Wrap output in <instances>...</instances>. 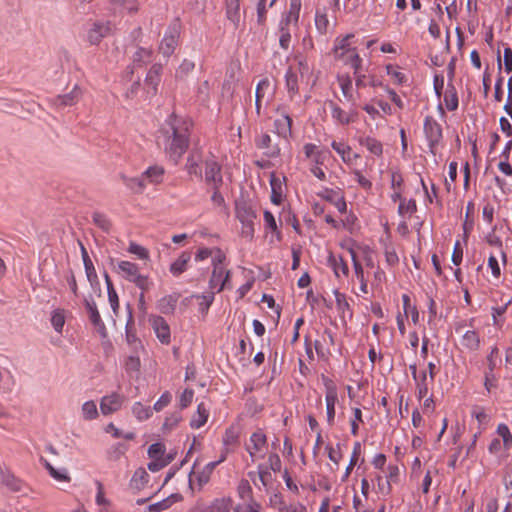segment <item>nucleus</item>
Wrapping results in <instances>:
<instances>
[{"label": "nucleus", "mask_w": 512, "mask_h": 512, "mask_svg": "<svg viewBox=\"0 0 512 512\" xmlns=\"http://www.w3.org/2000/svg\"><path fill=\"white\" fill-rule=\"evenodd\" d=\"M416 210H417V205H416V201L414 199H410L407 202L404 199V200H402V202L399 204V207H398V213L401 216L412 215L413 213L416 212Z\"/></svg>", "instance_id": "c03bdc74"}, {"label": "nucleus", "mask_w": 512, "mask_h": 512, "mask_svg": "<svg viewBox=\"0 0 512 512\" xmlns=\"http://www.w3.org/2000/svg\"><path fill=\"white\" fill-rule=\"evenodd\" d=\"M179 297H180V294H178V293H173V294L166 295V296L162 297L157 302V309L162 314H166V315L173 314L176 309V305L179 300Z\"/></svg>", "instance_id": "dca6fc26"}, {"label": "nucleus", "mask_w": 512, "mask_h": 512, "mask_svg": "<svg viewBox=\"0 0 512 512\" xmlns=\"http://www.w3.org/2000/svg\"><path fill=\"white\" fill-rule=\"evenodd\" d=\"M120 178L122 182L135 194H141L147 186L143 175L140 177H128L125 174H121Z\"/></svg>", "instance_id": "a211bd4d"}, {"label": "nucleus", "mask_w": 512, "mask_h": 512, "mask_svg": "<svg viewBox=\"0 0 512 512\" xmlns=\"http://www.w3.org/2000/svg\"><path fill=\"white\" fill-rule=\"evenodd\" d=\"M84 305H85L89 320L92 323V325L95 327L97 332L102 337H106L107 330H106L104 322L101 319V316H100V313L98 311L95 301L91 297L90 298L85 297Z\"/></svg>", "instance_id": "423d86ee"}, {"label": "nucleus", "mask_w": 512, "mask_h": 512, "mask_svg": "<svg viewBox=\"0 0 512 512\" xmlns=\"http://www.w3.org/2000/svg\"><path fill=\"white\" fill-rule=\"evenodd\" d=\"M226 15L227 18L237 28L240 24V0H226Z\"/></svg>", "instance_id": "4be33fe9"}, {"label": "nucleus", "mask_w": 512, "mask_h": 512, "mask_svg": "<svg viewBox=\"0 0 512 512\" xmlns=\"http://www.w3.org/2000/svg\"><path fill=\"white\" fill-rule=\"evenodd\" d=\"M424 133L428 140L431 153L435 154V147L442 139V128L432 116H427L425 118Z\"/></svg>", "instance_id": "39448f33"}, {"label": "nucleus", "mask_w": 512, "mask_h": 512, "mask_svg": "<svg viewBox=\"0 0 512 512\" xmlns=\"http://www.w3.org/2000/svg\"><path fill=\"white\" fill-rule=\"evenodd\" d=\"M353 37H354L353 34H347L345 37L337 38L335 40L333 52H334V56L336 59L343 58L346 52L351 51L349 48L350 47V39Z\"/></svg>", "instance_id": "5701e85b"}, {"label": "nucleus", "mask_w": 512, "mask_h": 512, "mask_svg": "<svg viewBox=\"0 0 512 512\" xmlns=\"http://www.w3.org/2000/svg\"><path fill=\"white\" fill-rule=\"evenodd\" d=\"M149 322L160 342L163 344H169L170 327L167 321L161 316L152 315L149 317Z\"/></svg>", "instance_id": "6e6552de"}, {"label": "nucleus", "mask_w": 512, "mask_h": 512, "mask_svg": "<svg viewBox=\"0 0 512 512\" xmlns=\"http://www.w3.org/2000/svg\"><path fill=\"white\" fill-rule=\"evenodd\" d=\"M360 145L366 147L370 153L375 156H380L383 152V147L380 141L372 137H361L359 138Z\"/></svg>", "instance_id": "c85d7f7f"}, {"label": "nucleus", "mask_w": 512, "mask_h": 512, "mask_svg": "<svg viewBox=\"0 0 512 512\" xmlns=\"http://www.w3.org/2000/svg\"><path fill=\"white\" fill-rule=\"evenodd\" d=\"M238 442V433L234 428H229L226 430L225 435L223 437V443L225 445H234Z\"/></svg>", "instance_id": "0e129e2a"}, {"label": "nucleus", "mask_w": 512, "mask_h": 512, "mask_svg": "<svg viewBox=\"0 0 512 512\" xmlns=\"http://www.w3.org/2000/svg\"><path fill=\"white\" fill-rule=\"evenodd\" d=\"M92 221L104 232H109L112 227L111 221L108 219V217L100 212H94L92 214Z\"/></svg>", "instance_id": "f704fd0d"}, {"label": "nucleus", "mask_w": 512, "mask_h": 512, "mask_svg": "<svg viewBox=\"0 0 512 512\" xmlns=\"http://www.w3.org/2000/svg\"><path fill=\"white\" fill-rule=\"evenodd\" d=\"M322 381L325 386V400H326V406H335L336 402L338 400V394H337V387L333 380L326 377L325 375H322Z\"/></svg>", "instance_id": "aec40b11"}, {"label": "nucleus", "mask_w": 512, "mask_h": 512, "mask_svg": "<svg viewBox=\"0 0 512 512\" xmlns=\"http://www.w3.org/2000/svg\"><path fill=\"white\" fill-rule=\"evenodd\" d=\"M209 413L206 410L203 403H200L197 407V414L194 416L191 420V427L192 428H200L203 426L207 420H208Z\"/></svg>", "instance_id": "2f4dec72"}, {"label": "nucleus", "mask_w": 512, "mask_h": 512, "mask_svg": "<svg viewBox=\"0 0 512 512\" xmlns=\"http://www.w3.org/2000/svg\"><path fill=\"white\" fill-rule=\"evenodd\" d=\"M332 148L338 153L341 155L342 157V160L344 162H350L351 161V158H350V153H351V148L347 145H344L343 143H338L336 141H333L332 144H331Z\"/></svg>", "instance_id": "09e8293b"}, {"label": "nucleus", "mask_w": 512, "mask_h": 512, "mask_svg": "<svg viewBox=\"0 0 512 512\" xmlns=\"http://www.w3.org/2000/svg\"><path fill=\"white\" fill-rule=\"evenodd\" d=\"M182 416L178 412H174L168 417H166L164 423H163V430L164 431H171L173 428H175L178 423L181 421Z\"/></svg>", "instance_id": "3c124183"}, {"label": "nucleus", "mask_w": 512, "mask_h": 512, "mask_svg": "<svg viewBox=\"0 0 512 512\" xmlns=\"http://www.w3.org/2000/svg\"><path fill=\"white\" fill-rule=\"evenodd\" d=\"M203 161L202 151L199 148H193L186 160L185 170L189 175H194L202 179V169L200 164Z\"/></svg>", "instance_id": "1a4fd4ad"}, {"label": "nucleus", "mask_w": 512, "mask_h": 512, "mask_svg": "<svg viewBox=\"0 0 512 512\" xmlns=\"http://www.w3.org/2000/svg\"><path fill=\"white\" fill-rule=\"evenodd\" d=\"M182 496L180 494H172L162 501L156 502L148 506L149 512H160L168 509L174 502L180 501Z\"/></svg>", "instance_id": "a878e982"}, {"label": "nucleus", "mask_w": 512, "mask_h": 512, "mask_svg": "<svg viewBox=\"0 0 512 512\" xmlns=\"http://www.w3.org/2000/svg\"><path fill=\"white\" fill-rule=\"evenodd\" d=\"M301 9V0H290L289 10L282 18L281 21H284L286 24L294 23L297 25L299 20V14Z\"/></svg>", "instance_id": "b1692460"}, {"label": "nucleus", "mask_w": 512, "mask_h": 512, "mask_svg": "<svg viewBox=\"0 0 512 512\" xmlns=\"http://www.w3.org/2000/svg\"><path fill=\"white\" fill-rule=\"evenodd\" d=\"M193 396H194V391L192 389H190V388L185 389L180 396V401H179L180 408L184 409V408L188 407L192 402Z\"/></svg>", "instance_id": "bf43d9fd"}, {"label": "nucleus", "mask_w": 512, "mask_h": 512, "mask_svg": "<svg viewBox=\"0 0 512 512\" xmlns=\"http://www.w3.org/2000/svg\"><path fill=\"white\" fill-rule=\"evenodd\" d=\"M181 24L179 19H174L167 28L165 35L159 45V52L165 57L171 56L177 45L180 37Z\"/></svg>", "instance_id": "20e7f679"}, {"label": "nucleus", "mask_w": 512, "mask_h": 512, "mask_svg": "<svg viewBox=\"0 0 512 512\" xmlns=\"http://www.w3.org/2000/svg\"><path fill=\"white\" fill-rule=\"evenodd\" d=\"M140 368V359L138 356H129L125 361V369L128 373L138 372Z\"/></svg>", "instance_id": "4d7b16f0"}, {"label": "nucleus", "mask_w": 512, "mask_h": 512, "mask_svg": "<svg viewBox=\"0 0 512 512\" xmlns=\"http://www.w3.org/2000/svg\"><path fill=\"white\" fill-rule=\"evenodd\" d=\"M289 25L290 24L284 23V21H280V24H279V32H280L279 44L283 49H288L289 45H290L291 34H290V31L288 28Z\"/></svg>", "instance_id": "e433bc0d"}, {"label": "nucleus", "mask_w": 512, "mask_h": 512, "mask_svg": "<svg viewBox=\"0 0 512 512\" xmlns=\"http://www.w3.org/2000/svg\"><path fill=\"white\" fill-rule=\"evenodd\" d=\"M256 146L259 149H263L264 155L269 158H275L280 155V147L278 144H273L270 135L262 134L256 139Z\"/></svg>", "instance_id": "f8f14e48"}, {"label": "nucleus", "mask_w": 512, "mask_h": 512, "mask_svg": "<svg viewBox=\"0 0 512 512\" xmlns=\"http://www.w3.org/2000/svg\"><path fill=\"white\" fill-rule=\"evenodd\" d=\"M40 461L43 463L45 468L48 470L51 477L60 482H69L71 478L67 474L66 470L55 469L46 459L40 457Z\"/></svg>", "instance_id": "c756f323"}, {"label": "nucleus", "mask_w": 512, "mask_h": 512, "mask_svg": "<svg viewBox=\"0 0 512 512\" xmlns=\"http://www.w3.org/2000/svg\"><path fill=\"white\" fill-rule=\"evenodd\" d=\"M403 300V307H404V313L408 315V313H411V318L414 323H417L419 314L417 311V308L415 306H411L410 304V297L407 294H404L402 296Z\"/></svg>", "instance_id": "8fccbe9b"}, {"label": "nucleus", "mask_w": 512, "mask_h": 512, "mask_svg": "<svg viewBox=\"0 0 512 512\" xmlns=\"http://www.w3.org/2000/svg\"><path fill=\"white\" fill-rule=\"evenodd\" d=\"M346 62L354 69V74H358L362 60L358 53L355 52V49L352 50V53L348 56Z\"/></svg>", "instance_id": "680f3d73"}, {"label": "nucleus", "mask_w": 512, "mask_h": 512, "mask_svg": "<svg viewBox=\"0 0 512 512\" xmlns=\"http://www.w3.org/2000/svg\"><path fill=\"white\" fill-rule=\"evenodd\" d=\"M230 499H217L208 508V512H230Z\"/></svg>", "instance_id": "58836bf2"}, {"label": "nucleus", "mask_w": 512, "mask_h": 512, "mask_svg": "<svg viewBox=\"0 0 512 512\" xmlns=\"http://www.w3.org/2000/svg\"><path fill=\"white\" fill-rule=\"evenodd\" d=\"M224 459H225V456H222V457L220 458V460H218V461H214V462H210V463H208V464L204 467L203 471H202V472H200V473L198 474V476H197V479H198V482H199V484H200V485L206 484V483L209 481V479H210V475H211L212 471L215 469V467H216L219 463H221L222 461H224Z\"/></svg>", "instance_id": "473e14b6"}, {"label": "nucleus", "mask_w": 512, "mask_h": 512, "mask_svg": "<svg viewBox=\"0 0 512 512\" xmlns=\"http://www.w3.org/2000/svg\"><path fill=\"white\" fill-rule=\"evenodd\" d=\"M274 126L276 133L284 139H288L292 135V119L289 115L282 114L280 118L275 120Z\"/></svg>", "instance_id": "f3484780"}, {"label": "nucleus", "mask_w": 512, "mask_h": 512, "mask_svg": "<svg viewBox=\"0 0 512 512\" xmlns=\"http://www.w3.org/2000/svg\"><path fill=\"white\" fill-rule=\"evenodd\" d=\"M268 463H269V468L272 471L279 472L281 470L282 463H281V459L278 454H276V453L270 454L268 457Z\"/></svg>", "instance_id": "338daca9"}, {"label": "nucleus", "mask_w": 512, "mask_h": 512, "mask_svg": "<svg viewBox=\"0 0 512 512\" xmlns=\"http://www.w3.org/2000/svg\"><path fill=\"white\" fill-rule=\"evenodd\" d=\"M329 107L331 109L332 117L337 120L339 123L343 125H347L350 122H353L355 117L357 116V112L355 107L351 109L349 113L344 112L336 103L333 101H329Z\"/></svg>", "instance_id": "ddd939ff"}, {"label": "nucleus", "mask_w": 512, "mask_h": 512, "mask_svg": "<svg viewBox=\"0 0 512 512\" xmlns=\"http://www.w3.org/2000/svg\"><path fill=\"white\" fill-rule=\"evenodd\" d=\"M124 401V397L118 393H112L104 396L100 403V410L104 415H109L118 411Z\"/></svg>", "instance_id": "9d476101"}, {"label": "nucleus", "mask_w": 512, "mask_h": 512, "mask_svg": "<svg viewBox=\"0 0 512 512\" xmlns=\"http://www.w3.org/2000/svg\"><path fill=\"white\" fill-rule=\"evenodd\" d=\"M286 86L290 94L294 95L298 92V78L291 69L286 73Z\"/></svg>", "instance_id": "de8ad7c7"}, {"label": "nucleus", "mask_w": 512, "mask_h": 512, "mask_svg": "<svg viewBox=\"0 0 512 512\" xmlns=\"http://www.w3.org/2000/svg\"><path fill=\"white\" fill-rule=\"evenodd\" d=\"M479 342V336L475 331H467L463 335L462 345L470 350L478 349Z\"/></svg>", "instance_id": "c9c22d12"}, {"label": "nucleus", "mask_w": 512, "mask_h": 512, "mask_svg": "<svg viewBox=\"0 0 512 512\" xmlns=\"http://www.w3.org/2000/svg\"><path fill=\"white\" fill-rule=\"evenodd\" d=\"M160 72H161V66L160 65H153L149 72L147 73L146 79H145V85L148 87V92L155 94L157 91V86L160 81Z\"/></svg>", "instance_id": "412c9836"}, {"label": "nucleus", "mask_w": 512, "mask_h": 512, "mask_svg": "<svg viewBox=\"0 0 512 512\" xmlns=\"http://www.w3.org/2000/svg\"><path fill=\"white\" fill-rule=\"evenodd\" d=\"M504 65L507 73L512 72V49L510 47L504 49Z\"/></svg>", "instance_id": "774afa93"}, {"label": "nucleus", "mask_w": 512, "mask_h": 512, "mask_svg": "<svg viewBox=\"0 0 512 512\" xmlns=\"http://www.w3.org/2000/svg\"><path fill=\"white\" fill-rule=\"evenodd\" d=\"M1 483L13 492H19L22 488V482L9 471L1 470Z\"/></svg>", "instance_id": "393cba45"}, {"label": "nucleus", "mask_w": 512, "mask_h": 512, "mask_svg": "<svg viewBox=\"0 0 512 512\" xmlns=\"http://www.w3.org/2000/svg\"><path fill=\"white\" fill-rule=\"evenodd\" d=\"M82 412L85 419H94L98 415L97 407L94 401H87L82 406Z\"/></svg>", "instance_id": "603ef678"}, {"label": "nucleus", "mask_w": 512, "mask_h": 512, "mask_svg": "<svg viewBox=\"0 0 512 512\" xmlns=\"http://www.w3.org/2000/svg\"><path fill=\"white\" fill-rule=\"evenodd\" d=\"M338 80L340 82V87L344 97L348 102L351 103L352 107H356V100L352 93V80L349 76H339Z\"/></svg>", "instance_id": "cd10ccee"}, {"label": "nucleus", "mask_w": 512, "mask_h": 512, "mask_svg": "<svg viewBox=\"0 0 512 512\" xmlns=\"http://www.w3.org/2000/svg\"><path fill=\"white\" fill-rule=\"evenodd\" d=\"M51 324L56 332L61 333L65 324V315L63 310H55L51 316Z\"/></svg>", "instance_id": "79ce46f5"}, {"label": "nucleus", "mask_w": 512, "mask_h": 512, "mask_svg": "<svg viewBox=\"0 0 512 512\" xmlns=\"http://www.w3.org/2000/svg\"><path fill=\"white\" fill-rule=\"evenodd\" d=\"M190 260V254L188 252H183L179 258L173 262L170 266V272L178 276L186 270L187 264Z\"/></svg>", "instance_id": "7c9ffc66"}, {"label": "nucleus", "mask_w": 512, "mask_h": 512, "mask_svg": "<svg viewBox=\"0 0 512 512\" xmlns=\"http://www.w3.org/2000/svg\"><path fill=\"white\" fill-rule=\"evenodd\" d=\"M191 298H196V299L200 300L199 311L203 315H206L209 307L211 306L212 302L214 301V292H210V293L202 294V295H192Z\"/></svg>", "instance_id": "72a5a7b5"}, {"label": "nucleus", "mask_w": 512, "mask_h": 512, "mask_svg": "<svg viewBox=\"0 0 512 512\" xmlns=\"http://www.w3.org/2000/svg\"><path fill=\"white\" fill-rule=\"evenodd\" d=\"M128 252L138 256V258H140V259L146 260L149 258L148 250L146 248H144L143 246H140L133 242L130 243Z\"/></svg>", "instance_id": "6e6d98bb"}, {"label": "nucleus", "mask_w": 512, "mask_h": 512, "mask_svg": "<svg viewBox=\"0 0 512 512\" xmlns=\"http://www.w3.org/2000/svg\"><path fill=\"white\" fill-rule=\"evenodd\" d=\"M192 126L191 120L172 113L158 131L157 144L175 165L189 147Z\"/></svg>", "instance_id": "f257e3e1"}, {"label": "nucleus", "mask_w": 512, "mask_h": 512, "mask_svg": "<svg viewBox=\"0 0 512 512\" xmlns=\"http://www.w3.org/2000/svg\"><path fill=\"white\" fill-rule=\"evenodd\" d=\"M230 278V271H224L222 266L213 268L211 278L209 280L210 289H217L221 292L227 285Z\"/></svg>", "instance_id": "9b49d317"}, {"label": "nucleus", "mask_w": 512, "mask_h": 512, "mask_svg": "<svg viewBox=\"0 0 512 512\" xmlns=\"http://www.w3.org/2000/svg\"><path fill=\"white\" fill-rule=\"evenodd\" d=\"M144 180L149 183L159 184L163 180L164 168L161 166H151L143 174Z\"/></svg>", "instance_id": "bb28decb"}, {"label": "nucleus", "mask_w": 512, "mask_h": 512, "mask_svg": "<svg viewBox=\"0 0 512 512\" xmlns=\"http://www.w3.org/2000/svg\"><path fill=\"white\" fill-rule=\"evenodd\" d=\"M329 263L333 267L334 273L337 277H339V271H341L344 275L348 274V265L343 260L342 257H339V259L335 258L333 255L329 256Z\"/></svg>", "instance_id": "4c0bfd02"}, {"label": "nucleus", "mask_w": 512, "mask_h": 512, "mask_svg": "<svg viewBox=\"0 0 512 512\" xmlns=\"http://www.w3.org/2000/svg\"><path fill=\"white\" fill-rule=\"evenodd\" d=\"M165 446L161 443H154L148 449V455L151 459H163Z\"/></svg>", "instance_id": "5fc2aeb1"}, {"label": "nucleus", "mask_w": 512, "mask_h": 512, "mask_svg": "<svg viewBox=\"0 0 512 512\" xmlns=\"http://www.w3.org/2000/svg\"><path fill=\"white\" fill-rule=\"evenodd\" d=\"M360 452H361V445L359 442H356L354 444L352 457L350 458V463H349L348 467L346 468L345 476H348L350 474L352 468L356 465V462H357Z\"/></svg>", "instance_id": "052dcab7"}, {"label": "nucleus", "mask_w": 512, "mask_h": 512, "mask_svg": "<svg viewBox=\"0 0 512 512\" xmlns=\"http://www.w3.org/2000/svg\"><path fill=\"white\" fill-rule=\"evenodd\" d=\"M399 475H400V470H399L398 466H396V465L388 466V475H387V480H386L387 492H390L391 482H394V483L398 482Z\"/></svg>", "instance_id": "864d4df0"}, {"label": "nucleus", "mask_w": 512, "mask_h": 512, "mask_svg": "<svg viewBox=\"0 0 512 512\" xmlns=\"http://www.w3.org/2000/svg\"><path fill=\"white\" fill-rule=\"evenodd\" d=\"M117 272L127 281L134 283L142 291L150 289L152 282L147 275H142L137 264L129 261H120Z\"/></svg>", "instance_id": "f03ea898"}, {"label": "nucleus", "mask_w": 512, "mask_h": 512, "mask_svg": "<svg viewBox=\"0 0 512 512\" xmlns=\"http://www.w3.org/2000/svg\"><path fill=\"white\" fill-rule=\"evenodd\" d=\"M152 52L145 48H138L133 55V63L141 66L142 64L150 61Z\"/></svg>", "instance_id": "a18cd8bd"}, {"label": "nucleus", "mask_w": 512, "mask_h": 512, "mask_svg": "<svg viewBox=\"0 0 512 512\" xmlns=\"http://www.w3.org/2000/svg\"><path fill=\"white\" fill-rule=\"evenodd\" d=\"M111 32V25L109 22L95 23L93 28L88 32V40L91 44H98L102 38L106 37Z\"/></svg>", "instance_id": "2eb2a0df"}, {"label": "nucleus", "mask_w": 512, "mask_h": 512, "mask_svg": "<svg viewBox=\"0 0 512 512\" xmlns=\"http://www.w3.org/2000/svg\"><path fill=\"white\" fill-rule=\"evenodd\" d=\"M82 96V90L78 85H75L74 88L67 94L57 96L54 104L57 107H66L75 105Z\"/></svg>", "instance_id": "4468645a"}, {"label": "nucleus", "mask_w": 512, "mask_h": 512, "mask_svg": "<svg viewBox=\"0 0 512 512\" xmlns=\"http://www.w3.org/2000/svg\"><path fill=\"white\" fill-rule=\"evenodd\" d=\"M171 398V394L168 391L164 392L158 401L154 404V410L161 411L170 403Z\"/></svg>", "instance_id": "69168bd1"}, {"label": "nucleus", "mask_w": 512, "mask_h": 512, "mask_svg": "<svg viewBox=\"0 0 512 512\" xmlns=\"http://www.w3.org/2000/svg\"><path fill=\"white\" fill-rule=\"evenodd\" d=\"M444 101L449 111H454L458 108V97L453 86L446 91Z\"/></svg>", "instance_id": "37998d69"}, {"label": "nucleus", "mask_w": 512, "mask_h": 512, "mask_svg": "<svg viewBox=\"0 0 512 512\" xmlns=\"http://www.w3.org/2000/svg\"><path fill=\"white\" fill-rule=\"evenodd\" d=\"M250 442L252 447L247 446L246 449L249 452L252 460H254L255 452L261 451L267 443L266 435L260 430L256 431L251 435Z\"/></svg>", "instance_id": "6ab92c4d"}, {"label": "nucleus", "mask_w": 512, "mask_h": 512, "mask_svg": "<svg viewBox=\"0 0 512 512\" xmlns=\"http://www.w3.org/2000/svg\"><path fill=\"white\" fill-rule=\"evenodd\" d=\"M267 0H259L257 4V22L260 25H264L266 22V13H267V7H266Z\"/></svg>", "instance_id": "13d9d810"}, {"label": "nucleus", "mask_w": 512, "mask_h": 512, "mask_svg": "<svg viewBox=\"0 0 512 512\" xmlns=\"http://www.w3.org/2000/svg\"><path fill=\"white\" fill-rule=\"evenodd\" d=\"M236 217L241 222V234L251 240L254 236V221L256 213L246 202H236Z\"/></svg>", "instance_id": "7ed1b4c3"}, {"label": "nucleus", "mask_w": 512, "mask_h": 512, "mask_svg": "<svg viewBox=\"0 0 512 512\" xmlns=\"http://www.w3.org/2000/svg\"><path fill=\"white\" fill-rule=\"evenodd\" d=\"M497 433L503 439V446L505 449H510L512 446V434L509 427L506 424H499L497 427Z\"/></svg>", "instance_id": "ea45409f"}, {"label": "nucleus", "mask_w": 512, "mask_h": 512, "mask_svg": "<svg viewBox=\"0 0 512 512\" xmlns=\"http://www.w3.org/2000/svg\"><path fill=\"white\" fill-rule=\"evenodd\" d=\"M258 474L259 479L264 486H268L272 481V474L269 472L268 468L264 467L262 464L258 466Z\"/></svg>", "instance_id": "e2e57ef3"}, {"label": "nucleus", "mask_w": 512, "mask_h": 512, "mask_svg": "<svg viewBox=\"0 0 512 512\" xmlns=\"http://www.w3.org/2000/svg\"><path fill=\"white\" fill-rule=\"evenodd\" d=\"M195 68V63L191 60L184 59L178 70L176 71V77L184 79L190 72Z\"/></svg>", "instance_id": "49530a36"}, {"label": "nucleus", "mask_w": 512, "mask_h": 512, "mask_svg": "<svg viewBox=\"0 0 512 512\" xmlns=\"http://www.w3.org/2000/svg\"><path fill=\"white\" fill-rule=\"evenodd\" d=\"M132 412L139 420H146L152 415L151 408L149 406H144L140 402H136L133 405Z\"/></svg>", "instance_id": "a19ab883"}, {"label": "nucleus", "mask_w": 512, "mask_h": 512, "mask_svg": "<svg viewBox=\"0 0 512 512\" xmlns=\"http://www.w3.org/2000/svg\"><path fill=\"white\" fill-rule=\"evenodd\" d=\"M205 182L211 187L223 184L221 165L214 159L205 160Z\"/></svg>", "instance_id": "0eeeda50"}]
</instances>
